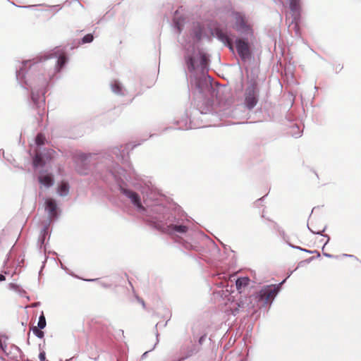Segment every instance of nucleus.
<instances>
[{
  "instance_id": "32",
  "label": "nucleus",
  "mask_w": 361,
  "mask_h": 361,
  "mask_svg": "<svg viewBox=\"0 0 361 361\" xmlns=\"http://www.w3.org/2000/svg\"><path fill=\"white\" fill-rule=\"evenodd\" d=\"M324 236L326 238V241L324 244V246L322 247L323 250H324V246L329 243V241L330 240V238L328 235H324Z\"/></svg>"
},
{
  "instance_id": "35",
  "label": "nucleus",
  "mask_w": 361,
  "mask_h": 361,
  "mask_svg": "<svg viewBox=\"0 0 361 361\" xmlns=\"http://www.w3.org/2000/svg\"><path fill=\"white\" fill-rule=\"evenodd\" d=\"M343 256H345V257H353V255H347V254H344Z\"/></svg>"
},
{
  "instance_id": "16",
  "label": "nucleus",
  "mask_w": 361,
  "mask_h": 361,
  "mask_svg": "<svg viewBox=\"0 0 361 361\" xmlns=\"http://www.w3.org/2000/svg\"><path fill=\"white\" fill-rule=\"evenodd\" d=\"M130 146V144H126L124 145H121L120 147H114L111 149V153L114 154L118 159L127 161L126 156L128 154Z\"/></svg>"
},
{
  "instance_id": "10",
  "label": "nucleus",
  "mask_w": 361,
  "mask_h": 361,
  "mask_svg": "<svg viewBox=\"0 0 361 361\" xmlns=\"http://www.w3.org/2000/svg\"><path fill=\"white\" fill-rule=\"evenodd\" d=\"M289 7L290 9L293 20L289 25L295 30L296 35H300L298 20L300 16V0H289Z\"/></svg>"
},
{
  "instance_id": "9",
  "label": "nucleus",
  "mask_w": 361,
  "mask_h": 361,
  "mask_svg": "<svg viewBox=\"0 0 361 361\" xmlns=\"http://www.w3.org/2000/svg\"><path fill=\"white\" fill-rule=\"evenodd\" d=\"M56 152L52 149H44L43 152H37L33 158V166L35 169L45 166L55 157Z\"/></svg>"
},
{
  "instance_id": "38",
  "label": "nucleus",
  "mask_w": 361,
  "mask_h": 361,
  "mask_svg": "<svg viewBox=\"0 0 361 361\" xmlns=\"http://www.w3.org/2000/svg\"><path fill=\"white\" fill-rule=\"evenodd\" d=\"M95 280H96V279H90V280H89V281H95Z\"/></svg>"
},
{
  "instance_id": "7",
  "label": "nucleus",
  "mask_w": 361,
  "mask_h": 361,
  "mask_svg": "<svg viewBox=\"0 0 361 361\" xmlns=\"http://www.w3.org/2000/svg\"><path fill=\"white\" fill-rule=\"evenodd\" d=\"M259 97V89L255 81H250L244 92V105L252 110L257 104Z\"/></svg>"
},
{
  "instance_id": "4",
  "label": "nucleus",
  "mask_w": 361,
  "mask_h": 361,
  "mask_svg": "<svg viewBox=\"0 0 361 361\" xmlns=\"http://www.w3.org/2000/svg\"><path fill=\"white\" fill-rule=\"evenodd\" d=\"M150 223L164 233L179 235L188 232L190 221L182 216H176L169 212L164 206V210L160 212L158 210Z\"/></svg>"
},
{
  "instance_id": "21",
  "label": "nucleus",
  "mask_w": 361,
  "mask_h": 361,
  "mask_svg": "<svg viewBox=\"0 0 361 361\" xmlns=\"http://www.w3.org/2000/svg\"><path fill=\"white\" fill-rule=\"evenodd\" d=\"M111 89L112 92L116 94H125V91L123 90L121 84L117 80H115L111 83Z\"/></svg>"
},
{
  "instance_id": "18",
  "label": "nucleus",
  "mask_w": 361,
  "mask_h": 361,
  "mask_svg": "<svg viewBox=\"0 0 361 361\" xmlns=\"http://www.w3.org/2000/svg\"><path fill=\"white\" fill-rule=\"evenodd\" d=\"M70 185L66 181H61L56 190L57 194L61 197H66L69 194Z\"/></svg>"
},
{
  "instance_id": "12",
  "label": "nucleus",
  "mask_w": 361,
  "mask_h": 361,
  "mask_svg": "<svg viewBox=\"0 0 361 361\" xmlns=\"http://www.w3.org/2000/svg\"><path fill=\"white\" fill-rule=\"evenodd\" d=\"M235 45L237 52L243 61H245L251 58V51L247 42L238 39L235 40Z\"/></svg>"
},
{
  "instance_id": "33",
  "label": "nucleus",
  "mask_w": 361,
  "mask_h": 361,
  "mask_svg": "<svg viewBox=\"0 0 361 361\" xmlns=\"http://www.w3.org/2000/svg\"><path fill=\"white\" fill-rule=\"evenodd\" d=\"M324 255L325 257H329V258H333L334 257V255L328 254V253H324Z\"/></svg>"
},
{
  "instance_id": "24",
  "label": "nucleus",
  "mask_w": 361,
  "mask_h": 361,
  "mask_svg": "<svg viewBox=\"0 0 361 361\" xmlns=\"http://www.w3.org/2000/svg\"><path fill=\"white\" fill-rule=\"evenodd\" d=\"M47 232H48V226H45L43 228V229L42 230L41 235L39 238V240L41 245H42L44 243V238H45V234L47 233Z\"/></svg>"
},
{
  "instance_id": "34",
  "label": "nucleus",
  "mask_w": 361,
  "mask_h": 361,
  "mask_svg": "<svg viewBox=\"0 0 361 361\" xmlns=\"http://www.w3.org/2000/svg\"><path fill=\"white\" fill-rule=\"evenodd\" d=\"M5 279V276L3 274H0V281H4Z\"/></svg>"
},
{
  "instance_id": "5",
  "label": "nucleus",
  "mask_w": 361,
  "mask_h": 361,
  "mask_svg": "<svg viewBox=\"0 0 361 361\" xmlns=\"http://www.w3.org/2000/svg\"><path fill=\"white\" fill-rule=\"evenodd\" d=\"M286 279L277 285H269L262 287V288L255 294L249 298L250 303L245 300H240L238 302V306L240 309H255L256 307H264L269 302H271L281 288L282 284L286 281Z\"/></svg>"
},
{
  "instance_id": "2",
  "label": "nucleus",
  "mask_w": 361,
  "mask_h": 361,
  "mask_svg": "<svg viewBox=\"0 0 361 361\" xmlns=\"http://www.w3.org/2000/svg\"><path fill=\"white\" fill-rule=\"evenodd\" d=\"M54 62H48L43 64L42 61H26L16 71V78L20 85L25 89L31 90L32 100L37 108L40 109L45 104L44 89L48 80H50L56 72L66 65L67 57L63 54L54 52Z\"/></svg>"
},
{
  "instance_id": "36",
  "label": "nucleus",
  "mask_w": 361,
  "mask_h": 361,
  "mask_svg": "<svg viewBox=\"0 0 361 361\" xmlns=\"http://www.w3.org/2000/svg\"><path fill=\"white\" fill-rule=\"evenodd\" d=\"M148 351H146L143 355H142V357H146V355L147 354Z\"/></svg>"
},
{
  "instance_id": "17",
  "label": "nucleus",
  "mask_w": 361,
  "mask_h": 361,
  "mask_svg": "<svg viewBox=\"0 0 361 361\" xmlns=\"http://www.w3.org/2000/svg\"><path fill=\"white\" fill-rule=\"evenodd\" d=\"M185 23L186 18L180 16L179 11H176L173 17V27L177 33H181Z\"/></svg>"
},
{
  "instance_id": "27",
  "label": "nucleus",
  "mask_w": 361,
  "mask_h": 361,
  "mask_svg": "<svg viewBox=\"0 0 361 361\" xmlns=\"http://www.w3.org/2000/svg\"><path fill=\"white\" fill-rule=\"evenodd\" d=\"M8 289L15 291H19L20 287L16 283H11L8 284Z\"/></svg>"
},
{
  "instance_id": "25",
  "label": "nucleus",
  "mask_w": 361,
  "mask_h": 361,
  "mask_svg": "<svg viewBox=\"0 0 361 361\" xmlns=\"http://www.w3.org/2000/svg\"><path fill=\"white\" fill-rule=\"evenodd\" d=\"M93 35L92 34H87L85 35L82 39V43L86 44V43H90L93 41Z\"/></svg>"
},
{
  "instance_id": "6",
  "label": "nucleus",
  "mask_w": 361,
  "mask_h": 361,
  "mask_svg": "<svg viewBox=\"0 0 361 361\" xmlns=\"http://www.w3.org/2000/svg\"><path fill=\"white\" fill-rule=\"evenodd\" d=\"M230 16L232 21L231 26L236 32L243 35H252V28L243 13L232 12Z\"/></svg>"
},
{
  "instance_id": "20",
  "label": "nucleus",
  "mask_w": 361,
  "mask_h": 361,
  "mask_svg": "<svg viewBox=\"0 0 361 361\" xmlns=\"http://www.w3.org/2000/svg\"><path fill=\"white\" fill-rule=\"evenodd\" d=\"M250 279L248 277L238 278L235 281V288L239 293H241L243 289L248 286Z\"/></svg>"
},
{
  "instance_id": "1",
  "label": "nucleus",
  "mask_w": 361,
  "mask_h": 361,
  "mask_svg": "<svg viewBox=\"0 0 361 361\" xmlns=\"http://www.w3.org/2000/svg\"><path fill=\"white\" fill-rule=\"evenodd\" d=\"M109 175L119 185L120 192L130 202L136 212L147 221L151 222L157 211L164 210L166 197L150 180H144L133 169L128 170L112 164L108 168Z\"/></svg>"
},
{
  "instance_id": "37",
  "label": "nucleus",
  "mask_w": 361,
  "mask_h": 361,
  "mask_svg": "<svg viewBox=\"0 0 361 361\" xmlns=\"http://www.w3.org/2000/svg\"><path fill=\"white\" fill-rule=\"evenodd\" d=\"M33 6H24V8H31Z\"/></svg>"
},
{
  "instance_id": "11",
  "label": "nucleus",
  "mask_w": 361,
  "mask_h": 361,
  "mask_svg": "<svg viewBox=\"0 0 361 361\" xmlns=\"http://www.w3.org/2000/svg\"><path fill=\"white\" fill-rule=\"evenodd\" d=\"M91 157V154H86L84 153H80L75 156V162L76 164V170L79 173L82 175L87 173V165Z\"/></svg>"
},
{
  "instance_id": "29",
  "label": "nucleus",
  "mask_w": 361,
  "mask_h": 361,
  "mask_svg": "<svg viewBox=\"0 0 361 361\" xmlns=\"http://www.w3.org/2000/svg\"><path fill=\"white\" fill-rule=\"evenodd\" d=\"M39 359L40 361H48L47 360H46L44 351L40 352V353L39 355Z\"/></svg>"
},
{
  "instance_id": "19",
  "label": "nucleus",
  "mask_w": 361,
  "mask_h": 361,
  "mask_svg": "<svg viewBox=\"0 0 361 361\" xmlns=\"http://www.w3.org/2000/svg\"><path fill=\"white\" fill-rule=\"evenodd\" d=\"M221 284H223V283H221ZM222 286L223 288L221 290L216 291L215 293L222 298H228V300H230L228 297L231 295V292H233V286L231 285V286H229L228 284H226V286Z\"/></svg>"
},
{
  "instance_id": "8",
  "label": "nucleus",
  "mask_w": 361,
  "mask_h": 361,
  "mask_svg": "<svg viewBox=\"0 0 361 361\" xmlns=\"http://www.w3.org/2000/svg\"><path fill=\"white\" fill-rule=\"evenodd\" d=\"M189 80L191 89L200 94H204L210 88L209 81L203 74L200 76L191 75Z\"/></svg>"
},
{
  "instance_id": "39",
  "label": "nucleus",
  "mask_w": 361,
  "mask_h": 361,
  "mask_svg": "<svg viewBox=\"0 0 361 361\" xmlns=\"http://www.w3.org/2000/svg\"><path fill=\"white\" fill-rule=\"evenodd\" d=\"M14 348L16 349V350H19V348L16 346H14Z\"/></svg>"
},
{
  "instance_id": "13",
  "label": "nucleus",
  "mask_w": 361,
  "mask_h": 361,
  "mask_svg": "<svg viewBox=\"0 0 361 361\" xmlns=\"http://www.w3.org/2000/svg\"><path fill=\"white\" fill-rule=\"evenodd\" d=\"M37 180L41 188H49L54 183V175L47 171L41 170L39 171Z\"/></svg>"
},
{
  "instance_id": "30",
  "label": "nucleus",
  "mask_w": 361,
  "mask_h": 361,
  "mask_svg": "<svg viewBox=\"0 0 361 361\" xmlns=\"http://www.w3.org/2000/svg\"><path fill=\"white\" fill-rule=\"evenodd\" d=\"M290 246L293 247V248H296V249H298L300 250H302V251H304V252H309V253H312L313 252L312 251L307 250L306 249H304V248H302V247H298V246H293V245H290Z\"/></svg>"
},
{
  "instance_id": "3",
  "label": "nucleus",
  "mask_w": 361,
  "mask_h": 361,
  "mask_svg": "<svg viewBox=\"0 0 361 361\" xmlns=\"http://www.w3.org/2000/svg\"><path fill=\"white\" fill-rule=\"evenodd\" d=\"M188 31L189 35L182 36L178 41L185 50L184 59L188 70L192 73L198 67L204 69L207 65V56L197 47L205 35V29L200 23L192 22Z\"/></svg>"
},
{
  "instance_id": "22",
  "label": "nucleus",
  "mask_w": 361,
  "mask_h": 361,
  "mask_svg": "<svg viewBox=\"0 0 361 361\" xmlns=\"http://www.w3.org/2000/svg\"><path fill=\"white\" fill-rule=\"evenodd\" d=\"M46 319L43 313L39 316L38 323H37V327L39 329H43L46 326Z\"/></svg>"
},
{
  "instance_id": "26",
  "label": "nucleus",
  "mask_w": 361,
  "mask_h": 361,
  "mask_svg": "<svg viewBox=\"0 0 361 361\" xmlns=\"http://www.w3.org/2000/svg\"><path fill=\"white\" fill-rule=\"evenodd\" d=\"M33 334L39 338H42L44 337V332L41 330L38 329L37 327H34L32 329Z\"/></svg>"
},
{
  "instance_id": "15",
  "label": "nucleus",
  "mask_w": 361,
  "mask_h": 361,
  "mask_svg": "<svg viewBox=\"0 0 361 361\" xmlns=\"http://www.w3.org/2000/svg\"><path fill=\"white\" fill-rule=\"evenodd\" d=\"M212 35L214 37H216L220 42H221L224 45L227 46L231 51H233V45L231 42V39L226 32L224 31L220 27H216L213 30Z\"/></svg>"
},
{
  "instance_id": "14",
  "label": "nucleus",
  "mask_w": 361,
  "mask_h": 361,
  "mask_svg": "<svg viewBox=\"0 0 361 361\" xmlns=\"http://www.w3.org/2000/svg\"><path fill=\"white\" fill-rule=\"evenodd\" d=\"M44 209L49 216L48 225H49L52 219L58 217V207L56 200L52 198H46L44 200Z\"/></svg>"
},
{
  "instance_id": "31",
  "label": "nucleus",
  "mask_w": 361,
  "mask_h": 361,
  "mask_svg": "<svg viewBox=\"0 0 361 361\" xmlns=\"http://www.w3.org/2000/svg\"><path fill=\"white\" fill-rule=\"evenodd\" d=\"M307 228H308V229H309V230H310L312 233H314V234H319V235H322V233L325 231V228H324V229H323L322 231H312V230L310 228V226H309V225H308V224H307Z\"/></svg>"
},
{
  "instance_id": "23",
  "label": "nucleus",
  "mask_w": 361,
  "mask_h": 361,
  "mask_svg": "<svg viewBox=\"0 0 361 361\" xmlns=\"http://www.w3.org/2000/svg\"><path fill=\"white\" fill-rule=\"evenodd\" d=\"M45 140V137L42 134H38L35 138V143L38 147H40L44 144V141Z\"/></svg>"
},
{
  "instance_id": "28",
  "label": "nucleus",
  "mask_w": 361,
  "mask_h": 361,
  "mask_svg": "<svg viewBox=\"0 0 361 361\" xmlns=\"http://www.w3.org/2000/svg\"><path fill=\"white\" fill-rule=\"evenodd\" d=\"M6 345L5 343H4L0 339V348L2 350V351L8 355V353H7V350H6Z\"/></svg>"
}]
</instances>
